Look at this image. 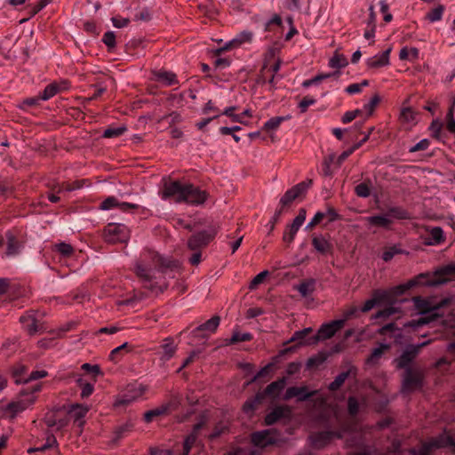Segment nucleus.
Wrapping results in <instances>:
<instances>
[{
    "mask_svg": "<svg viewBox=\"0 0 455 455\" xmlns=\"http://www.w3.org/2000/svg\"><path fill=\"white\" fill-rule=\"evenodd\" d=\"M414 302L419 311V315L417 318L402 323V326L398 322H392L383 325L379 329V333L384 337L385 341L393 339L394 343H398L403 337V327L411 328L419 336L426 338L427 333H421L419 329L442 318L445 309L451 305V299L435 297L423 299L417 297Z\"/></svg>",
    "mask_w": 455,
    "mask_h": 455,
    "instance_id": "nucleus-1",
    "label": "nucleus"
},
{
    "mask_svg": "<svg viewBox=\"0 0 455 455\" xmlns=\"http://www.w3.org/2000/svg\"><path fill=\"white\" fill-rule=\"evenodd\" d=\"M161 196L164 200L172 198L177 203H187L197 206L206 201L208 194L185 180L169 178L163 180Z\"/></svg>",
    "mask_w": 455,
    "mask_h": 455,
    "instance_id": "nucleus-2",
    "label": "nucleus"
},
{
    "mask_svg": "<svg viewBox=\"0 0 455 455\" xmlns=\"http://www.w3.org/2000/svg\"><path fill=\"white\" fill-rule=\"evenodd\" d=\"M177 267L174 261L163 258L155 251H144L135 262L133 270L144 283H150L155 277L156 271L166 272Z\"/></svg>",
    "mask_w": 455,
    "mask_h": 455,
    "instance_id": "nucleus-3",
    "label": "nucleus"
},
{
    "mask_svg": "<svg viewBox=\"0 0 455 455\" xmlns=\"http://www.w3.org/2000/svg\"><path fill=\"white\" fill-rule=\"evenodd\" d=\"M452 277L455 278V264H448L433 274H419L407 283L399 285L397 289L400 292H405L417 285L436 286L449 282Z\"/></svg>",
    "mask_w": 455,
    "mask_h": 455,
    "instance_id": "nucleus-4",
    "label": "nucleus"
},
{
    "mask_svg": "<svg viewBox=\"0 0 455 455\" xmlns=\"http://www.w3.org/2000/svg\"><path fill=\"white\" fill-rule=\"evenodd\" d=\"M206 423L207 418L202 416L199 422L194 426L193 432L186 437L182 444L177 445L172 450H160L157 447H150L149 455H188L192 446L196 441L197 435L200 431L204 428Z\"/></svg>",
    "mask_w": 455,
    "mask_h": 455,
    "instance_id": "nucleus-5",
    "label": "nucleus"
},
{
    "mask_svg": "<svg viewBox=\"0 0 455 455\" xmlns=\"http://www.w3.org/2000/svg\"><path fill=\"white\" fill-rule=\"evenodd\" d=\"M83 373L76 372L74 375L75 381L81 388V396L87 398L90 396L94 390V382L98 376L102 375L100 366L92 365L90 363H84L81 366Z\"/></svg>",
    "mask_w": 455,
    "mask_h": 455,
    "instance_id": "nucleus-6",
    "label": "nucleus"
},
{
    "mask_svg": "<svg viewBox=\"0 0 455 455\" xmlns=\"http://www.w3.org/2000/svg\"><path fill=\"white\" fill-rule=\"evenodd\" d=\"M3 245H5L3 258L7 259H15L21 255L27 242L25 235L17 228L6 230L3 235Z\"/></svg>",
    "mask_w": 455,
    "mask_h": 455,
    "instance_id": "nucleus-7",
    "label": "nucleus"
},
{
    "mask_svg": "<svg viewBox=\"0 0 455 455\" xmlns=\"http://www.w3.org/2000/svg\"><path fill=\"white\" fill-rule=\"evenodd\" d=\"M429 131L434 139L445 142L451 135L455 136V116H439L432 121Z\"/></svg>",
    "mask_w": 455,
    "mask_h": 455,
    "instance_id": "nucleus-8",
    "label": "nucleus"
},
{
    "mask_svg": "<svg viewBox=\"0 0 455 455\" xmlns=\"http://www.w3.org/2000/svg\"><path fill=\"white\" fill-rule=\"evenodd\" d=\"M398 287L399 286H396L391 291L380 289L374 290L371 298L363 303V307L360 308V311L363 313H367L376 306H380L382 304H395L396 298L404 293L400 292V290L397 289Z\"/></svg>",
    "mask_w": 455,
    "mask_h": 455,
    "instance_id": "nucleus-9",
    "label": "nucleus"
},
{
    "mask_svg": "<svg viewBox=\"0 0 455 455\" xmlns=\"http://www.w3.org/2000/svg\"><path fill=\"white\" fill-rule=\"evenodd\" d=\"M432 341V339L422 341L418 344H410L403 351L401 355L395 359L396 368L407 371V369H414L412 363L419 354L422 347H426Z\"/></svg>",
    "mask_w": 455,
    "mask_h": 455,
    "instance_id": "nucleus-10",
    "label": "nucleus"
},
{
    "mask_svg": "<svg viewBox=\"0 0 455 455\" xmlns=\"http://www.w3.org/2000/svg\"><path fill=\"white\" fill-rule=\"evenodd\" d=\"M103 238L108 243H124L130 238V231L124 224L109 223L103 229Z\"/></svg>",
    "mask_w": 455,
    "mask_h": 455,
    "instance_id": "nucleus-11",
    "label": "nucleus"
},
{
    "mask_svg": "<svg viewBox=\"0 0 455 455\" xmlns=\"http://www.w3.org/2000/svg\"><path fill=\"white\" fill-rule=\"evenodd\" d=\"M42 384L36 383L34 385H28L20 391V399L17 403H12L9 405L10 409L15 413L26 410L30 404L34 403L36 400L35 394L41 390Z\"/></svg>",
    "mask_w": 455,
    "mask_h": 455,
    "instance_id": "nucleus-12",
    "label": "nucleus"
},
{
    "mask_svg": "<svg viewBox=\"0 0 455 455\" xmlns=\"http://www.w3.org/2000/svg\"><path fill=\"white\" fill-rule=\"evenodd\" d=\"M423 371L419 367L407 369L403 374V393L410 394L415 390L420 389L423 386Z\"/></svg>",
    "mask_w": 455,
    "mask_h": 455,
    "instance_id": "nucleus-13",
    "label": "nucleus"
},
{
    "mask_svg": "<svg viewBox=\"0 0 455 455\" xmlns=\"http://www.w3.org/2000/svg\"><path fill=\"white\" fill-rule=\"evenodd\" d=\"M216 235L217 229L214 227L194 233L188 240V248L202 251L214 239Z\"/></svg>",
    "mask_w": 455,
    "mask_h": 455,
    "instance_id": "nucleus-14",
    "label": "nucleus"
},
{
    "mask_svg": "<svg viewBox=\"0 0 455 455\" xmlns=\"http://www.w3.org/2000/svg\"><path fill=\"white\" fill-rule=\"evenodd\" d=\"M345 431L344 427H339L336 429H327L319 432L312 433L309 439L314 448L321 449L328 444L335 438H342Z\"/></svg>",
    "mask_w": 455,
    "mask_h": 455,
    "instance_id": "nucleus-15",
    "label": "nucleus"
},
{
    "mask_svg": "<svg viewBox=\"0 0 455 455\" xmlns=\"http://www.w3.org/2000/svg\"><path fill=\"white\" fill-rule=\"evenodd\" d=\"M140 205L132 203L120 202L116 197L110 196L104 199L100 205V209L103 211H109L112 209H118L124 212H129L133 210L140 209Z\"/></svg>",
    "mask_w": 455,
    "mask_h": 455,
    "instance_id": "nucleus-16",
    "label": "nucleus"
},
{
    "mask_svg": "<svg viewBox=\"0 0 455 455\" xmlns=\"http://www.w3.org/2000/svg\"><path fill=\"white\" fill-rule=\"evenodd\" d=\"M291 418V411L286 406H277L269 411L265 417V424L267 426L274 425L277 422L290 420Z\"/></svg>",
    "mask_w": 455,
    "mask_h": 455,
    "instance_id": "nucleus-17",
    "label": "nucleus"
},
{
    "mask_svg": "<svg viewBox=\"0 0 455 455\" xmlns=\"http://www.w3.org/2000/svg\"><path fill=\"white\" fill-rule=\"evenodd\" d=\"M23 328L30 335L41 333L45 330L44 323L37 317L36 314H28L20 317Z\"/></svg>",
    "mask_w": 455,
    "mask_h": 455,
    "instance_id": "nucleus-18",
    "label": "nucleus"
},
{
    "mask_svg": "<svg viewBox=\"0 0 455 455\" xmlns=\"http://www.w3.org/2000/svg\"><path fill=\"white\" fill-rule=\"evenodd\" d=\"M345 319H339L323 324L315 336L317 340L331 338L338 331L341 330L345 326Z\"/></svg>",
    "mask_w": 455,
    "mask_h": 455,
    "instance_id": "nucleus-19",
    "label": "nucleus"
},
{
    "mask_svg": "<svg viewBox=\"0 0 455 455\" xmlns=\"http://www.w3.org/2000/svg\"><path fill=\"white\" fill-rule=\"evenodd\" d=\"M253 37V34L251 31H243L239 33L235 38L226 43L223 47L218 48L215 51L216 55H220L222 52L237 48L245 43H251Z\"/></svg>",
    "mask_w": 455,
    "mask_h": 455,
    "instance_id": "nucleus-20",
    "label": "nucleus"
},
{
    "mask_svg": "<svg viewBox=\"0 0 455 455\" xmlns=\"http://www.w3.org/2000/svg\"><path fill=\"white\" fill-rule=\"evenodd\" d=\"M251 442L257 447L265 448L276 442V435L269 429L257 431L251 435Z\"/></svg>",
    "mask_w": 455,
    "mask_h": 455,
    "instance_id": "nucleus-21",
    "label": "nucleus"
},
{
    "mask_svg": "<svg viewBox=\"0 0 455 455\" xmlns=\"http://www.w3.org/2000/svg\"><path fill=\"white\" fill-rule=\"evenodd\" d=\"M317 394L316 390L310 391L307 387H291L286 391V397H296L299 402L310 401Z\"/></svg>",
    "mask_w": 455,
    "mask_h": 455,
    "instance_id": "nucleus-22",
    "label": "nucleus"
},
{
    "mask_svg": "<svg viewBox=\"0 0 455 455\" xmlns=\"http://www.w3.org/2000/svg\"><path fill=\"white\" fill-rule=\"evenodd\" d=\"M220 317L215 315L206 321L205 323L200 324L196 328L193 330V334L196 337L205 338L208 334L212 333L216 331L220 324Z\"/></svg>",
    "mask_w": 455,
    "mask_h": 455,
    "instance_id": "nucleus-23",
    "label": "nucleus"
},
{
    "mask_svg": "<svg viewBox=\"0 0 455 455\" xmlns=\"http://www.w3.org/2000/svg\"><path fill=\"white\" fill-rule=\"evenodd\" d=\"M312 245L317 252L322 255H328L333 253L332 243L323 235H312Z\"/></svg>",
    "mask_w": 455,
    "mask_h": 455,
    "instance_id": "nucleus-24",
    "label": "nucleus"
},
{
    "mask_svg": "<svg viewBox=\"0 0 455 455\" xmlns=\"http://www.w3.org/2000/svg\"><path fill=\"white\" fill-rule=\"evenodd\" d=\"M423 240L426 245L441 244L445 240L443 230L440 227L427 229L426 235H423Z\"/></svg>",
    "mask_w": 455,
    "mask_h": 455,
    "instance_id": "nucleus-25",
    "label": "nucleus"
},
{
    "mask_svg": "<svg viewBox=\"0 0 455 455\" xmlns=\"http://www.w3.org/2000/svg\"><path fill=\"white\" fill-rule=\"evenodd\" d=\"M356 368L350 366L347 371L340 372L332 382L329 385V389L332 392L338 391L345 383V381L351 378H355Z\"/></svg>",
    "mask_w": 455,
    "mask_h": 455,
    "instance_id": "nucleus-26",
    "label": "nucleus"
},
{
    "mask_svg": "<svg viewBox=\"0 0 455 455\" xmlns=\"http://www.w3.org/2000/svg\"><path fill=\"white\" fill-rule=\"evenodd\" d=\"M391 49H387L379 54L369 58L367 60V66L371 68H378L389 65V54Z\"/></svg>",
    "mask_w": 455,
    "mask_h": 455,
    "instance_id": "nucleus-27",
    "label": "nucleus"
},
{
    "mask_svg": "<svg viewBox=\"0 0 455 455\" xmlns=\"http://www.w3.org/2000/svg\"><path fill=\"white\" fill-rule=\"evenodd\" d=\"M52 251L55 256H59L60 260L71 259L75 255L72 245L66 243H58L53 245Z\"/></svg>",
    "mask_w": 455,
    "mask_h": 455,
    "instance_id": "nucleus-28",
    "label": "nucleus"
},
{
    "mask_svg": "<svg viewBox=\"0 0 455 455\" xmlns=\"http://www.w3.org/2000/svg\"><path fill=\"white\" fill-rule=\"evenodd\" d=\"M156 81L162 83L165 86H171L178 84L177 76L173 72L165 70H157L153 72Z\"/></svg>",
    "mask_w": 455,
    "mask_h": 455,
    "instance_id": "nucleus-29",
    "label": "nucleus"
},
{
    "mask_svg": "<svg viewBox=\"0 0 455 455\" xmlns=\"http://www.w3.org/2000/svg\"><path fill=\"white\" fill-rule=\"evenodd\" d=\"M316 280L315 278H307L302 280L297 286L296 290L303 298H308L315 290Z\"/></svg>",
    "mask_w": 455,
    "mask_h": 455,
    "instance_id": "nucleus-30",
    "label": "nucleus"
},
{
    "mask_svg": "<svg viewBox=\"0 0 455 455\" xmlns=\"http://www.w3.org/2000/svg\"><path fill=\"white\" fill-rule=\"evenodd\" d=\"M286 385V378L283 377L281 379H278L275 381H273L270 383L266 389L264 390V394L267 396L275 398L277 397L281 392L283 390Z\"/></svg>",
    "mask_w": 455,
    "mask_h": 455,
    "instance_id": "nucleus-31",
    "label": "nucleus"
},
{
    "mask_svg": "<svg viewBox=\"0 0 455 455\" xmlns=\"http://www.w3.org/2000/svg\"><path fill=\"white\" fill-rule=\"evenodd\" d=\"M176 352V346L173 341L166 340L165 343L161 345L158 348L157 355L160 356V360L164 363L169 361Z\"/></svg>",
    "mask_w": 455,
    "mask_h": 455,
    "instance_id": "nucleus-32",
    "label": "nucleus"
},
{
    "mask_svg": "<svg viewBox=\"0 0 455 455\" xmlns=\"http://www.w3.org/2000/svg\"><path fill=\"white\" fill-rule=\"evenodd\" d=\"M367 222L370 225L384 228H390L391 225L393 224V220L388 218L387 212L385 214H377L372 215L367 218Z\"/></svg>",
    "mask_w": 455,
    "mask_h": 455,
    "instance_id": "nucleus-33",
    "label": "nucleus"
},
{
    "mask_svg": "<svg viewBox=\"0 0 455 455\" xmlns=\"http://www.w3.org/2000/svg\"><path fill=\"white\" fill-rule=\"evenodd\" d=\"M392 342L382 343L378 347L373 348L371 355L367 358V362L370 364H376L382 355L391 348Z\"/></svg>",
    "mask_w": 455,
    "mask_h": 455,
    "instance_id": "nucleus-34",
    "label": "nucleus"
},
{
    "mask_svg": "<svg viewBox=\"0 0 455 455\" xmlns=\"http://www.w3.org/2000/svg\"><path fill=\"white\" fill-rule=\"evenodd\" d=\"M12 378L17 384H27L28 377V368L22 364L14 365L12 371Z\"/></svg>",
    "mask_w": 455,
    "mask_h": 455,
    "instance_id": "nucleus-35",
    "label": "nucleus"
},
{
    "mask_svg": "<svg viewBox=\"0 0 455 455\" xmlns=\"http://www.w3.org/2000/svg\"><path fill=\"white\" fill-rule=\"evenodd\" d=\"M312 331L311 328H306L302 331H296L291 338L292 341H298L299 344L311 345L317 341L315 336L307 339V335Z\"/></svg>",
    "mask_w": 455,
    "mask_h": 455,
    "instance_id": "nucleus-36",
    "label": "nucleus"
},
{
    "mask_svg": "<svg viewBox=\"0 0 455 455\" xmlns=\"http://www.w3.org/2000/svg\"><path fill=\"white\" fill-rule=\"evenodd\" d=\"M387 214L388 218L403 220H411V214L408 211L400 206H391L387 209Z\"/></svg>",
    "mask_w": 455,
    "mask_h": 455,
    "instance_id": "nucleus-37",
    "label": "nucleus"
},
{
    "mask_svg": "<svg viewBox=\"0 0 455 455\" xmlns=\"http://www.w3.org/2000/svg\"><path fill=\"white\" fill-rule=\"evenodd\" d=\"M339 75H340L339 71H335L333 73L320 74V75H317V76H315V77H313L311 79L305 80L302 83V86L304 88H308V87H310L312 85L318 84L322 81H323V80H325L327 78L332 77V76H334L336 79H338Z\"/></svg>",
    "mask_w": 455,
    "mask_h": 455,
    "instance_id": "nucleus-38",
    "label": "nucleus"
},
{
    "mask_svg": "<svg viewBox=\"0 0 455 455\" xmlns=\"http://www.w3.org/2000/svg\"><path fill=\"white\" fill-rule=\"evenodd\" d=\"M339 75H340L339 71H335L333 73L320 74V75H317V76H315V77H313L311 79L305 80L302 83V86L304 88H308V87H310L312 85L318 84L322 81H323V80H325L327 78L332 77V76H334L336 79H338Z\"/></svg>",
    "mask_w": 455,
    "mask_h": 455,
    "instance_id": "nucleus-39",
    "label": "nucleus"
},
{
    "mask_svg": "<svg viewBox=\"0 0 455 455\" xmlns=\"http://www.w3.org/2000/svg\"><path fill=\"white\" fill-rule=\"evenodd\" d=\"M288 116H277L270 118L268 121H267L264 124V126H263L264 132L267 135L272 137V132L274 131H275L279 127L281 123L283 122L284 120H286Z\"/></svg>",
    "mask_w": 455,
    "mask_h": 455,
    "instance_id": "nucleus-40",
    "label": "nucleus"
},
{
    "mask_svg": "<svg viewBox=\"0 0 455 455\" xmlns=\"http://www.w3.org/2000/svg\"><path fill=\"white\" fill-rule=\"evenodd\" d=\"M371 180L370 179H367L355 188V192L357 195V196L366 198L369 197L371 195Z\"/></svg>",
    "mask_w": 455,
    "mask_h": 455,
    "instance_id": "nucleus-41",
    "label": "nucleus"
},
{
    "mask_svg": "<svg viewBox=\"0 0 455 455\" xmlns=\"http://www.w3.org/2000/svg\"><path fill=\"white\" fill-rule=\"evenodd\" d=\"M60 91V85L57 83L48 84L44 91L39 94V99L47 100L56 95Z\"/></svg>",
    "mask_w": 455,
    "mask_h": 455,
    "instance_id": "nucleus-42",
    "label": "nucleus"
},
{
    "mask_svg": "<svg viewBox=\"0 0 455 455\" xmlns=\"http://www.w3.org/2000/svg\"><path fill=\"white\" fill-rule=\"evenodd\" d=\"M404 251L402 250L399 245L395 244L392 246H387L383 250L382 259L386 262L390 261L395 255L403 254Z\"/></svg>",
    "mask_w": 455,
    "mask_h": 455,
    "instance_id": "nucleus-43",
    "label": "nucleus"
},
{
    "mask_svg": "<svg viewBox=\"0 0 455 455\" xmlns=\"http://www.w3.org/2000/svg\"><path fill=\"white\" fill-rule=\"evenodd\" d=\"M165 414H168V412L166 411V407H164V405L163 404L157 408L148 411L144 414V420L147 423H149V422H152L154 420V419L163 416V415H165Z\"/></svg>",
    "mask_w": 455,
    "mask_h": 455,
    "instance_id": "nucleus-44",
    "label": "nucleus"
},
{
    "mask_svg": "<svg viewBox=\"0 0 455 455\" xmlns=\"http://www.w3.org/2000/svg\"><path fill=\"white\" fill-rule=\"evenodd\" d=\"M299 228V227L295 226L292 223L287 225L283 235V240L285 243H287V245H290L293 242Z\"/></svg>",
    "mask_w": 455,
    "mask_h": 455,
    "instance_id": "nucleus-45",
    "label": "nucleus"
},
{
    "mask_svg": "<svg viewBox=\"0 0 455 455\" xmlns=\"http://www.w3.org/2000/svg\"><path fill=\"white\" fill-rule=\"evenodd\" d=\"M132 427L133 425L131 422H127L116 427L114 432L113 442L117 443L119 440L124 437L129 432H131Z\"/></svg>",
    "mask_w": 455,
    "mask_h": 455,
    "instance_id": "nucleus-46",
    "label": "nucleus"
},
{
    "mask_svg": "<svg viewBox=\"0 0 455 455\" xmlns=\"http://www.w3.org/2000/svg\"><path fill=\"white\" fill-rule=\"evenodd\" d=\"M348 62L347 58L343 54L335 52L333 57L329 60V66L332 68H341L347 66Z\"/></svg>",
    "mask_w": 455,
    "mask_h": 455,
    "instance_id": "nucleus-47",
    "label": "nucleus"
},
{
    "mask_svg": "<svg viewBox=\"0 0 455 455\" xmlns=\"http://www.w3.org/2000/svg\"><path fill=\"white\" fill-rule=\"evenodd\" d=\"M235 110V107H234V106L226 107L223 109H220L212 100H209L205 104L204 108V112L216 111V112H219L220 114H232Z\"/></svg>",
    "mask_w": 455,
    "mask_h": 455,
    "instance_id": "nucleus-48",
    "label": "nucleus"
},
{
    "mask_svg": "<svg viewBox=\"0 0 455 455\" xmlns=\"http://www.w3.org/2000/svg\"><path fill=\"white\" fill-rule=\"evenodd\" d=\"M126 131V127L124 125L121 126H108L103 132L104 138H117L121 136Z\"/></svg>",
    "mask_w": 455,
    "mask_h": 455,
    "instance_id": "nucleus-49",
    "label": "nucleus"
},
{
    "mask_svg": "<svg viewBox=\"0 0 455 455\" xmlns=\"http://www.w3.org/2000/svg\"><path fill=\"white\" fill-rule=\"evenodd\" d=\"M182 404V397L180 395H173L169 402L164 403L167 412L178 411Z\"/></svg>",
    "mask_w": 455,
    "mask_h": 455,
    "instance_id": "nucleus-50",
    "label": "nucleus"
},
{
    "mask_svg": "<svg viewBox=\"0 0 455 455\" xmlns=\"http://www.w3.org/2000/svg\"><path fill=\"white\" fill-rule=\"evenodd\" d=\"M296 198H298V196L292 188L287 190L280 200V207L285 210Z\"/></svg>",
    "mask_w": 455,
    "mask_h": 455,
    "instance_id": "nucleus-51",
    "label": "nucleus"
},
{
    "mask_svg": "<svg viewBox=\"0 0 455 455\" xmlns=\"http://www.w3.org/2000/svg\"><path fill=\"white\" fill-rule=\"evenodd\" d=\"M129 350H130V345L127 342H125L123 345L113 349L110 352L109 358H110V360L116 362L119 360V358L124 352H128Z\"/></svg>",
    "mask_w": 455,
    "mask_h": 455,
    "instance_id": "nucleus-52",
    "label": "nucleus"
},
{
    "mask_svg": "<svg viewBox=\"0 0 455 455\" xmlns=\"http://www.w3.org/2000/svg\"><path fill=\"white\" fill-rule=\"evenodd\" d=\"M387 305L388 307L378 311L375 314V315H374L375 319H379V318L387 319L390 316L394 315L395 313H397V309L393 307V304H387Z\"/></svg>",
    "mask_w": 455,
    "mask_h": 455,
    "instance_id": "nucleus-53",
    "label": "nucleus"
},
{
    "mask_svg": "<svg viewBox=\"0 0 455 455\" xmlns=\"http://www.w3.org/2000/svg\"><path fill=\"white\" fill-rule=\"evenodd\" d=\"M443 11H444L443 6L438 5L437 7L434 8L427 13V18L431 22L438 21L442 19Z\"/></svg>",
    "mask_w": 455,
    "mask_h": 455,
    "instance_id": "nucleus-54",
    "label": "nucleus"
},
{
    "mask_svg": "<svg viewBox=\"0 0 455 455\" xmlns=\"http://www.w3.org/2000/svg\"><path fill=\"white\" fill-rule=\"evenodd\" d=\"M360 404L356 398L349 397L347 401L348 413L352 418L356 417L359 412Z\"/></svg>",
    "mask_w": 455,
    "mask_h": 455,
    "instance_id": "nucleus-55",
    "label": "nucleus"
},
{
    "mask_svg": "<svg viewBox=\"0 0 455 455\" xmlns=\"http://www.w3.org/2000/svg\"><path fill=\"white\" fill-rule=\"evenodd\" d=\"M58 444L56 437L53 435H48L46 442L44 444H43L41 447H38L36 449H30L28 452H33L35 451H46L48 449H51Z\"/></svg>",
    "mask_w": 455,
    "mask_h": 455,
    "instance_id": "nucleus-56",
    "label": "nucleus"
},
{
    "mask_svg": "<svg viewBox=\"0 0 455 455\" xmlns=\"http://www.w3.org/2000/svg\"><path fill=\"white\" fill-rule=\"evenodd\" d=\"M136 399L135 395H130L128 393H124L119 395V397L116 400V406H127L131 403H132Z\"/></svg>",
    "mask_w": 455,
    "mask_h": 455,
    "instance_id": "nucleus-57",
    "label": "nucleus"
},
{
    "mask_svg": "<svg viewBox=\"0 0 455 455\" xmlns=\"http://www.w3.org/2000/svg\"><path fill=\"white\" fill-rule=\"evenodd\" d=\"M252 339L251 334L250 333H241L239 331H235L230 339V343L235 344L243 341H249Z\"/></svg>",
    "mask_w": 455,
    "mask_h": 455,
    "instance_id": "nucleus-58",
    "label": "nucleus"
},
{
    "mask_svg": "<svg viewBox=\"0 0 455 455\" xmlns=\"http://www.w3.org/2000/svg\"><path fill=\"white\" fill-rule=\"evenodd\" d=\"M102 42L108 47V49H112L116 46V35L113 31H108L103 35Z\"/></svg>",
    "mask_w": 455,
    "mask_h": 455,
    "instance_id": "nucleus-59",
    "label": "nucleus"
},
{
    "mask_svg": "<svg viewBox=\"0 0 455 455\" xmlns=\"http://www.w3.org/2000/svg\"><path fill=\"white\" fill-rule=\"evenodd\" d=\"M311 184H312V180H308L307 181H302V182L297 184L296 186H294L291 188L293 189V191L297 194V196L299 197L307 190V188L311 186Z\"/></svg>",
    "mask_w": 455,
    "mask_h": 455,
    "instance_id": "nucleus-60",
    "label": "nucleus"
},
{
    "mask_svg": "<svg viewBox=\"0 0 455 455\" xmlns=\"http://www.w3.org/2000/svg\"><path fill=\"white\" fill-rule=\"evenodd\" d=\"M379 102L380 97L378 94L374 95L364 106L365 111L368 114H372L376 110V107L379 104Z\"/></svg>",
    "mask_w": 455,
    "mask_h": 455,
    "instance_id": "nucleus-61",
    "label": "nucleus"
},
{
    "mask_svg": "<svg viewBox=\"0 0 455 455\" xmlns=\"http://www.w3.org/2000/svg\"><path fill=\"white\" fill-rule=\"evenodd\" d=\"M325 217L323 212H318L315 214L314 218L306 226V230H312L316 225H318Z\"/></svg>",
    "mask_w": 455,
    "mask_h": 455,
    "instance_id": "nucleus-62",
    "label": "nucleus"
},
{
    "mask_svg": "<svg viewBox=\"0 0 455 455\" xmlns=\"http://www.w3.org/2000/svg\"><path fill=\"white\" fill-rule=\"evenodd\" d=\"M88 411V408L83 405H76L74 410L73 413L76 418V421H79V425L82 424L81 419L86 415Z\"/></svg>",
    "mask_w": 455,
    "mask_h": 455,
    "instance_id": "nucleus-63",
    "label": "nucleus"
},
{
    "mask_svg": "<svg viewBox=\"0 0 455 455\" xmlns=\"http://www.w3.org/2000/svg\"><path fill=\"white\" fill-rule=\"evenodd\" d=\"M436 369L441 372H445L449 371V368L451 367V361L447 357L440 358L436 362Z\"/></svg>",
    "mask_w": 455,
    "mask_h": 455,
    "instance_id": "nucleus-64",
    "label": "nucleus"
}]
</instances>
